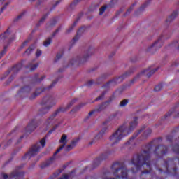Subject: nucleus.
Masks as SVG:
<instances>
[{"mask_svg": "<svg viewBox=\"0 0 179 179\" xmlns=\"http://www.w3.org/2000/svg\"><path fill=\"white\" fill-rule=\"evenodd\" d=\"M126 131L127 127H125V126L120 127L118 130L110 136V141L113 143H118V142H120V141H122V138L125 136Z\"/></svg>", "mask_w": 179, "mask_h": 179, "instance_id": "f257e3e1", "label": "nucleus"}, {"mask_svg": "<svg viewBox=\"0 0 179 179\" xmlns=\"http://www.w3.org/2000/svg\"><path fill=\"white\" fill-rule=\"evenodd\" d=\"M162 45H163V40H162V38H159L154 43L151 44L148 47V49L152 50V48H154V50H157V48H160Z\"/></svg>", "mask_w": 179, "mask_h": 179, "instance_id": "f03ea898", "label": "nucleus"}, {"mask_svg": "<svg viewBox=\"0 0 179 179\" xmlns=\"http://www.w3.org/2000/svg\"><path fill=\"white\" fill-rule=\"evenodd\" d=\"M45 146V139L43 138L40 141L39 143H38L36 145H35L34 148V152H38L41 149H43Z\"/></svg>", "mask_w": 179, "mask_h": 179, "instance_id": "7ed1b4c3", "label": "nucleus"}, {"mask_svg": "<svg viewBox=\"0 0 179 179\" xmlns=\"http://www.w3.org/2000/svg\"><path fill=\"white\" fill-rule=\"evenodd\" d=\"M67 143H68V137L66 136V135L64 134L60 139V143H62V145L59 148V150H57V151L55 153H58L59 150H61L62 149H64V147L65 146V145H66Z\"/></svg>", "mask_w": 179, "mask_h": 179, "instance_id": "20e7f679", "label": "nucleus"}, {"mask_svg": "<svg viewBox=\"0 0 179 179\" xmlns=\"http://www.w3.org/2000/svg\"><path fill=\"white\" fill-rule=\"evenodd\" d=\"M142 75H145L146 76H150V75H149V71L148 70H145L143 71H142L141 73H140L139 74H138L135 79H138V78H141V76H142Z\"/></svg>", "mask_w": 179, "mask_h": 179, "instance_id": "39448f33", "label": "nucleus"}, {"mask_svg": "<svg viewBox=\"0 0 179 179\" xmlns=\"http://www.w3.org/2000/svg\"><path fill=\"white\" fill-rule=\"evenodd\" d=\"M78 143V140H74L71 142V143L68 146L67 150H71V149H73L75 146H76Z\"/></svg>", "mask_w": 179, "mask_h": 179, "instance_id": "423d86ee", "label": "nucleus"}, {"mask_svg": "<svg viewBox=\"0 0 179 179\" xmlns=\"http://www.w3.org/2000/svg\"><path fill=\"white\" fill-rule=\"evenodd\" d=\"M26 129L28 131H34V129H36V124H34V123H30L27 125Z\"/></svg>", "mask_w": 179, "mask_h": 179, "instance_id": "0eeeda50", "label": "nucleus"}, {"mask_svg": "<svg viewBox=\"0 0 179 179\" xmlns=\"http://www.w3.org/2000/svg\"><path fill=\"white\" fill-rule=\"evenodd\" d=\"M138 118L134 117L133 120V122L130 124V128L132 129V128H135V126L138 124Z\"/></svg>", "mask_w": 179, "mask_h": 179, "instance_id": "6e6552de", "label": "nucleus"}, {"mask_svg": "<svg viewBox=\"0 0 179 179\" xmlns=\"http://www.w3.org/2000/svg\"><path fill=\"white\" fill-rule=\"evenodd\" d=\"M51 44V38H48L43 43V45L45 47H48Z\"/></svg>", "mask_w": 179, "mask_h": 179, "instance_id": "1a4fd4ad", "label": "nucleus"}, {"mask_svg": "<svg viewBox=\"0 0 179 179\" xmlns=\"http://www.w3.org/2000/svg\"><path fill=\"white\" fill-rule=\"evenodd\" d=\"M128 104L127 100H123L120 102L121 107H125Z\"/></svg>", "mask_w": 179, "mask_h": 179, "instance_id": "9d476101", "label": "nucleus"}, {"mask_svg": "<svg viewBox=\"0 0 179 179\" xmlns=\"http://www.w3.org/2000/svg\"><path fill=\"white\" fill-rule=\"evenodd\" d=\"M106 7L101 8L99 10V14L103 15V13H104V11L106 10Z\"/></svg>", "mask_w": 179, "mask_h": 179, "instance_id": "9b49d317", "label": "nucleus"}, {"mask_svg": "<svg viewBox=\"0 0 179 179\" xmlns=\"http://www.w3.org/2000/svg\"><path fill=\"white\" fill-rule=\"evenodd\" d=\"M41 54H42L41 50H37V51L36 52V57H40V55H41Z\"/></svg>", "mask_w": 179, "mask_h": 179, "instance_id": "f8f14e48", "label": "nucleus"}, {"mask_svg": "<svg viewBox=\"0 0 179 179\" xmlns=\"http://www.w3.org/2000/svg\"><path fill=\"white\" fill-rule=\"evenodd\" d=\"M162 90V85H157L156 87H155V91L156 92H159V90Z\"/></svg>", "mask_w": 179, "mask_h": 179, "instance_id": "ddd939ff", "label": "nucleus"}, {"mask_svg": "<svg viewBox=\"0 0 179 179\" xmlns=\"http://www.w3.org/2000/svg\"><path fill=\"white\" fill-rule=\"evenodd\" d=\"M104 134V131H102L100 134H99V135H98V136H96V138H98V139H100V138H101V136H103V134Z\"/></svg>", "mask_w": 179, "mask_h": 179, "instance_id": "4468645a", "label": "nucleus"}, {"mask_svg": "<svg viewBox=\"0 0 179 179\" xmlns=\"http://www.w3.org/2000/svg\"><path fill=\"white\" fill-rule=\"evenodd\" d=\"M38 66V64H34L33 67L31 68V71H34V69H36V68H37Z\"/></svg>", "mask_w": 179, "mask_h": 179, "instance_id": "2eb2a0df", "label": "nucleus"}, {"mask_svg": "<svg viewBox=\"0 0 179 179\" xmlns=\"http://www.w3.org/2000/svg\"><path fill=\"white\" fill-rule=\"evenodd\" d=\"M44 103L50 105V104H51V100L48 99V100H47V101H45Z\"/></svg>", "mask_w": 179, "mask_h": 179, "instance_id": "dca6fc26", "label": "nucleus"}, {"mask_svg": "<svg viewBox=\"0 0 179 179\" xmlns=\"http://www.w3.org/2000/svg\"><path fill=\"white\" fill-rule=\"evenodd\" d=\"M87 58H89V56L84 55L83 57V61H85Z\"/></svg>", "mask_w": 179, "mask_h": 179, "instance_id": "f3484780", "label": "nucleus"}, {"mask_svg": "<svg viewBox=\"0 0 179 179\" xmlns=\"http://www.w3.org/2000/svg\"><path fill=\"white\" fill-rule=\"evenodd\" d=\"M3 179H8V175L3 174Z\"/></svg>", "mask_w": 179, "mask_h": 179, "instance_id": "a211bd4d", "label": "nucleus"}, {"mask_svg": "<svg viewBox=\"0 0 179 179\" xmlns=\"http://www.w3.org/2000/svg\"><path fill=\"white\" fill-rule=\"evenodd\" d=\"M30 51H31V48H29L26 52H27L29 54V52H30Z\"/></svg>", "mask_w": 179, "mask_h": 179, "instance_id": "6ab92c4d", "label": "nucleus"}, {"mask_svg": "<svg viewBox=\"0 0 179 179\" xmlns=\"http://www.w3.org/2000/svg\"><path fill=\"white\" fill-rule=\"evenodd\" d=\"M23 90H24V92H27V90H29V88L26 87Z\"/></svg>", "mask_w": 179, "mask_h": 179, "instance_id": "aec40b11", "label": "nucleus"}, {"mask_svg": "<svg viewBox=\"0 0 179 179\" xmlns=\"http://www.w3.org/2000/svg\"><path fill=\"white\" fill-rule=\"evenodd\" d=\"M173 17V16H171V17H170L169 18H168V20L169 21V22H171V20H172V18Z\"/></svg>", "mask_w": 179, "mask_h": 179, "instance_id": "412c9836", "label": "nucleus"}, {"mask_svg": "<svg viewBox=\"0 0 179 179\" xmlns=\"http://www.w3.org/2000/svg\"><path fill=\"white\" fill-rule=\"evenodd\" d=\"M47 99H45L44 101H46Z\"/></svg>", "mask_w": 179, "mask_h": 179, "instance_id": "4be33fe9", "label": "nucleus"}, {"mask_svg": "<svg viewBox=\"0 0 179 179\" xmlns=\"http://www.w3.org/2000/svg\"><path fill=\"white\" fill-rule=\"evenodd\" d=\"M152 73H155V71H152Z\"/></svg>", "mask_w": 179, "mask_h": 179, "instance_id": "5701e85b", "label": "nucleus"}, {"mask_svg": "<svg viewBox=\"0 0 179 179\" xmlns=\"http://www.w3.org/2000/svg\"><path fill=\"white\" fill-rule=\"evenodd\" d=\"M1 1H5V0H1Z\"/></svg>", "mask_w": 179, "mask_h": 179, "instance_id": "b1692460", "label": "nucleus"}]
</instances>
